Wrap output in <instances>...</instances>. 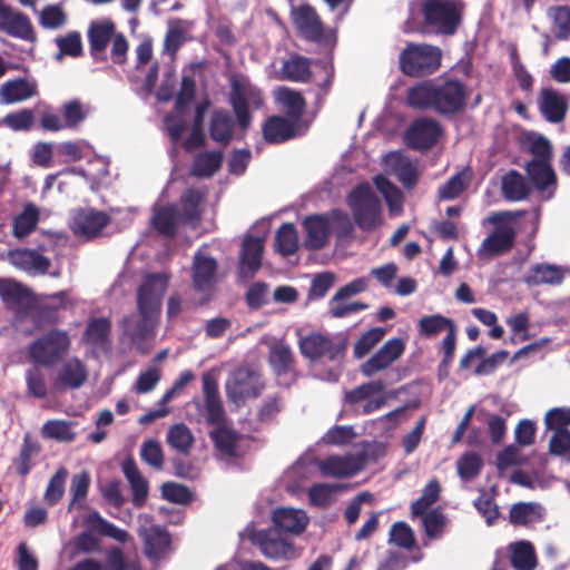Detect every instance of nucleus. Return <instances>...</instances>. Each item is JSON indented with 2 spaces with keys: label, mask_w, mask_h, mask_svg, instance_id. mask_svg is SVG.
<instances>
[{
  "label": "nucleus",
  "mask_w": 570,
  "mask_h": 570,
  "mask_svg": "<svg viewBox=\"0 0 570 570\" xmlns=\"http://www.w3.org/2000/svg\"><path fill=\"white\" fill-rule=\"evenodd\" d=\"M469 90L456 79L424 80L407 90L406 102L410 107L432 110L441 116H452L465 107Z\"/></svg>",
  "instance_id": "obj_1"
},
{
  "label": "nucleus",
  "mask_w": 570,
  "mask_h": 570,
  "mask_svg": "<svg viewBox=\"0 0 570 570\" xmlns=\"http://www.w3.org/2000/svg\"><path fill=\"white\" fill-rule=\"evenodd\" d=\"M90 55L95 61L110 59L116 65L127 61L129 49L124 33L117 31L116 24L108 18L94 20L87 31Z\"/></svg>",
  "instance_id": "obj_2"
},
{
  "label": "nucleus",
  "mask_w": 570,
  "mask_h": 570,
  "mask_svg": "<svg viewBox=\"0 0 570 570\" xmlns=\"http://www.w3.org/2000/svg\"><path fill=\"white\" fill-rule=\"evenodd\" d=\"M355 224L364 232H370L383 224V209L380 198L368 184L353 188L347 196Z\"/></svg>",
  "instance_id": "obj_3"
},
{
  "label": "nucleus",
  "mask_w": 570,
  "mask_h": 570,
  "mask_svg": "<svg viewBox=\"0 0 570 570\" xmlns=\"http://www.w3.org/2000/svg\"><path fill=\"white\" fill-rule=\"evenodd\" d=\"M70 346L71 340L66 331L52 330L28 346V356L39 365L51 367L68 354Z\"/></svg>",
  "instance_id": "obj_4"
},
{
  "label": "nucleus",
  "mask_w": 570,
  "mask_h": 570,
  "mask_svg": "<svg viewBox=\"0 0 570 570\" xmlns=\"http://www.w3.org/2000/svg\"><path fill=\"white\" fill-rule=\"evenodd\" d=\"M523 215V212H501L490 218L495 225L494 230L483 239L480 247V255L493 257L509 252L517 236L512 223Z\"/></svg>",
  "instance_id": "obj_5"
},
{
  "label": "nucleus",
  "mask_w": 570,
  "mask_h": 570,
  "mask_svg": "<svg viewBox=\"0 0 570 570\" xmlns=\"http://www.w3.org/2000/svg\"><path fill=\"white\" fill-rule=\"evenodd\" d=\"M298 345L302 355L313 362L340 363L346 348L343 340L321 333L301 337Z\"/></svg>",
  "instance_id": "obj_6"
},
{
  "label": "nucleus",
  "mask_w": 570,
  "mask_h": 570,
  "mask_svg": "<svg viewBox=\"0 0 570 570\" xmlns=\"http://www.w3.org/2000/svg\"><path fill=\"white\" fill-rule=\"evenodd\" d=\"M229 99L239 127L248 128L252 121L249 107L259 108L264 101L261 90L247 79L234 77Z\"/></svg>",
  "instance_id": "obj_7"
},
{
  "label": "nucleus",
  "mask_w": 570,
  "mask_h": 570,
  "mask_svg": "<svg viewBox=\"0 0 570 570\" xmlns=\"http://www.w3.org/2000/svg\"><path fill=\"white\" fill-rule=\"evenodd\" d=\"M400 63L405 75H430L441 65V51L429 45H410L401 53Z\"/></svg>",
  "instance_id": "obj_8"
},
{
  "label": "nucleus",
  "mask_w": 570,
  "mask_h": 570,
  "mask_svg": "<svg viewBox=\"0 0 570 570\" xmlns=\"http://www.w3.org/2000/svg\"><path fill=\"white\" fill-rule=\"evenodd\" d=\"M159 315L139 314L138 317H126L122 322L124 337L141 354H147L155 343Z\"/></svg>",
  "instance_id": "obj_9"
},
{
  "label": "nucleus",
  "mask_w": 570,
  "mask_h": 570,
  "mask_svg": "<svg viewBox=\"0 0 570 570\" xmlns=\"http://www.w3.org/2000/svg\"><path fill=\"white\" fill-rule=\"evenodd\" d=\"M169 279V274L165 272L148 274L144 278L137 291L139 314L151 313L160 316L163 297L168 288Z\"/></svg>",
  "instance_id": "obj_10"
},
{
  "label": "nucleus",
  "mask_w": 570,
  "mask_h": 570,
  "mask_svg": "<svg viewBox=\"0 0 570 570\" xmlns=\"http://www.w3.org/2000/svg\"><path fill=\"white\" fill-rule=\"evenodd\" d=\"M461 6L454 0H425L423 13L438 32L452 35L460 22Z\"/></svg>",
  "instance_id": "obj_11"
},
{
  "label": "nucleus",
  "mask_w": 570,
  "mask_h": 570,
  "mask_svg": "<svg viewBox=\"0 0 570 570\" xmlns=\"http://www.w3.org/2000/svg\"><path fill=\"white\" fill-rule=\"evenodd\" d=\"M263 389L261 374L246 366L237 368L226 383L227 397L236 405L243 404L249 397H256Z\"/></svg>",
  "instance_id": "obj_12"
},
{
  "label": "nucleus",
  "mask_w": 570,
  "mask_h": 570,
  "mask_svg": "<svg viewBox=\"0 0 570 570\" xmlns=\"http://www.w3.org/2000/svg\"><path fill=\"white\" fill-rule=\"evenodd\" d=\"M253 543L272 560H291L297 557L294 544L278 529H267L253 534Z\"/></svg>",
  "instance_id": "obj_13"
},
{
  "label": "nucleus",
  "mask_w": 570,
  "mask_h": 570,
  "mask_svg": "<svg viewBox=\"0 0 570 570\" xmlns=\"http://www.w3.org/2000/svg\"><path fill=\"white\" fill-rule=\"evenodd\" d=\"M191 278L194 289L202 294V301H207L217 282V262L205 252L198 250L193 261Z\"/></svg>",
  "instance_id": "obj_14"
},
{
  "label": "nucleus",
  "mask_w": 570,
  "mask_h": 570,
  "mask_svg": "<svg viewBox=\"0 0 570 570\" xmlns=\"http://www.w3.org/2000/svg\"><path fill=\"white\" fill-rule=\"evenodd\" d=\"M405 350V343L402 338H391L376 351L366 362H364L360 371L365 377H372L376 373L389 368L396 362Z\"/></svg>",
  "instance_id": "obj_15"
},
{
  "label": "nucleus",
  "mask_w": 570,
  "mask_h": 570,
  "mask_svg": "<svg viewBox=\"0 0 570 570\" xmlns=\"http://www.w3.org/2000/svg\"><path fill=\"white\" fill-rule=\"evenodd\" d=\"M0 30L24 41H36V32L30 18L0 1Z\"/></svg>",
  "instance_id": "obj_16"
},
{
  "label": "nucleus",
  "mask_w": 570,
  "mask_h": 570,
  "mask_svg": "<svg viewBox=\"0 0 570 570\" xmlns=\"http://www.w3.org/2000/svg\"><path fill=\"white\" fill-rule=\"evenodd\" d=\"M0 297L6 307L19 320H22L35 305L30 291L12 279H0Z\"/></svg>",
  "instance_id": "obj_17"
},
{
  "label": "nucleus",
  "mask_w": 570,
  "mask_h": 570,
  "mask_svg": "<svg viewBox=\"0 0 570 570\" xmlns=\"http://www.w3.org/2000/svg\"><path fill=\"white\" fill-rule=\"evenodd\" d=\"M442 134L440 124L431 118L415 120L405 134L406 145L416 150L430 149Z\"/></svg>",
  "instance_id": "obj_18"
},
{
  "label": "nucleus",
  "mask_w": 570,
  "mask_h": 570,
  "mask_svg": "<svg viewBox=\"0 0 570 570\" xmlns=\"http://www.w3.org/2000/svg\"><path fill=\"white\" fill-rule=\"evenodd\" d=\"M86 365L77 357L63 362L53 379V389L57 392L77 390L87 381Z\"/></svg>",
  "instance_id": "obj_19"
},
{
  "label": "nucleus",
  "mask_w": 570,
  "mask_h": 570,
  "mask_svg": "<svg viewBox=\"0 0 570 570\" xmlns=\"http://www.w3.org/2000/svg\"><path fill=\"white\" fill-rule=\"evenodd\" d=\"M8 261L11 265L31 276L45 275L51 266V261L37 249L18 248L9 250Z\"/></svg>",
  "instance_id": "obj_20"
},
{
  "label": "nucleus",
  "mask_w": 570,
  "mask_h": 570,
  "mask_svg": "<svg viewBox=\"0 0 570 570\" xmlns=\"http://www.w3.org/2000/svg\"><path fill=\"white\" fill-rule=\"evenodd\" d=\"M109 223L108 216L94 209H79L73 214L70 223L75 235L91 238L97 236Z\"/></svg>",
  "instance_id": "obj_21"
},
{
  "label": "nucleus",
  "mask_w": 570,
  "mask_h": 570,
  "mask_svg": "<svg viewBox=\"0 0 570 570\" xmlns=\"http://www.w3.org/2000/svg\"><path fill=\"white\" fill-rule=\"evenodd\" d=\"M363 465L362 458L356 455H332L317 462L321 474L332 478L354 475L363 469Z\"/></svg>",
  "instance_id": "obj_22"
},
{
  "label": "nucleus",
  "mask_w": 570,
  "mask_h": 570,
  "mask_svg": "<svg viewBox=\"0 0 570 570\" xmlns=\"http://www.w3.org/2000/svg\"><path fill=\"white\" fill-rule=\"evenodd\" d=\"M293 22L299 33L307 40L318 41L323 37V23L315 9L302 4L292 10Z\"/></svg>",
  "instance_id": "obj_23"
},
{
  "label": "nucleus",
  "mask_w": 570,
  "mask_h": 570,
  "mask_svg": "<svg viewBox=\"0 0 570 570\" xmlns=\"http://www.w3.org/2000/svg\"><path fill=\"white\" fill-rule=\"evenodd\" d=\"M538 106L543 118L552 124L561 122L568 111L566 97L552 88H544L540 91Z\"/></svg>",
  "instance_id": "obj_24"
},
{
  "label": "nucleus",
  "mask_w": 570,
  "mask_h": 570,
  "mask_svg": "<svg viewBox=\"0 0 570 570\" xmlns=\"http://www.w3.org/2000/svg\"><path fill=\"white\" fill-rule=\"evenodd\" d=\"M386 166L391 174L397 177L406 188L413 187L419 179L417 165L410 158L399 154L391 153L385 157Z\"/></svg>",
  "instance_id": "obj_25"
},
{
  "label": "nucleus",
  "mask_w": 570,
  "mask_h": 570,
  "mask_svg": "<svg viewBox=\"0 0 570 570\" xmlns=\"http://www.w3.org/2000/svg\"><path fill=\"white\" fill-rule=\"evenodd\" d=\"M139 534L144 539L145 552L147 557L153 560L159 559L169 547V534L161 527H141Z\"/></svg>",
  "instance_id": "obj_26"
},
{
  "label": "nucleus",
  "mask_w": 570,
  "mask_h": 570,
  "mask_svg": "<svg viewBox=\"0 0 570 570\" xmlns=\"http://www.w3.org/2000/svg\"><path fill=\"white\" fill-rule=\"evenodd\" d=\"M37 85L27 79L8 80L0 86V102L11 105L24 101L37 95Z\"/></svg>",
  "instance_id": "obj_27"
},
{
  "label": "nucleus",
  "mask_w": 570,
  "mask_h": 570,
  "mask_svg": "<svg viewBox=\"0 0 570 570\" xmlns=\"http://www.w3.org/2000/svg\"><path fill=\"white\" fill-rule=\"evenodd\" d=\"M303 226L307 237L306 247L311 249H320L325 246L331 233V224L326 216L314 215L305 218Z\"/></svg>",
  "instance_id": "obj_28"
},
{
  "label": "nucleus",
  "mask_w": 570,
  "mask_h": 570,
  "mask_svg": "<svg viewBox=\"0 0 570 570\" xmlns=\"http://www.w3.org/2000/svg\"><path fill=\"white\" fill-rule=\"evenodd\" d=\"M273 522L275 524L274 529L299 534L305 530L308 518L303 510L281 508L274 511Z\"/></svg>",
  "instance_id": "obj_29"
},
{
  "label": "nucleus",
  "mask_w": 570,
  "mask_h": 570,
  "mask_svg": "<svg viewBox=\"0 0 570 570\" xmlns=\"http://www.w3.org/2000/svg\"><path fill=\"white\" fill-rule=\"evenodd\" d=\"M527 173L535 188L540 191L548 190L547 198H551L553 189L556 188L557 178L550 163L531 160L527 165Z\"/></svg>",
  "instance_id": "obj_30"
},
{
  "label": "nucleus",
  "mask_w": 570,
  "mask_h": 570,
  "mask_svg": "<svg viewBox=\"0 0 570 570\" xmlns=\"http://www.w3.org/2000/svg\"><path fill=\"white\" fill-rule=\"evenodd\" d=\"M564 268L552 264H535L533 265L528 275L525 283L529 285H551L557 286L563 282Z\"/></svg>",
  "instance_id": "obj_31"
},
{
  "label": "nucleus",
  "mask_w": 570,
  "mask_h": 570,
  "mask_svg": "<svg viewBox=\"0 0 570 570\" xmlns=\"http://www.w3.org/2000/svg\"><path fill=\"white\" fill-rule=\"evenodd\" d=\"M263 254V239L247 237L243 243L240 256V273L243 276H253L261 267Z\"/></svg>",
  "instance_id": "obj_32"
},
{
  "label": "nucleus",
  "mask_w": 570,
  "mask_h": 570,
  "mask_svg": "<svg viewBox=\"0 0 570 570\" xmlns=\"http://www.w3.org/2000/svg\"><path fill=\"white\" fill-rule=\"evenodd\" d=\"M275 100L291 120L297 121L304 112L305 100L299 91L278 87L274 91Z\"/></svg>",
  "instance_id": "obj_33"
},
{
  "label": "nucleus",
  "mask_w": 570,
  "mask_h": 570,
  "mask_svg": "<svg viewBox=\"0 0 570 570\" xmlns=\"http://www.w3.org/2000/svg\"><path fill=\"white\" fill-rule=\"evenodd\" d=\"M501 191L507 200L520 202L530 195L531 186L520 173L510 170L501 179Z\"/></svg>",
  "instance_id": "obj_34"
},
{
  "label": "nucleus",
  "mask_w": 570,
  "mask_h": 570,
  "mask_svg": "<svg viewBox=\"0 0 570 570\" xmlns=\"http://www.w3.org/2000/svg\"><path fill=\"white\" fill-rule=\"evenodd\" d=\"M205 195L198 190L190 188L180 198V204L175 206L178 215L184 224L196 225L200 218V204Z\"/></svg>",
  "instance_id": "obj_35"
},
{
  "label": "nucleus",
  "mask_w": 570,
  "mask_h": 570,
  "mask_svg": "<svg viewBox=\"0 0 570 570\" xmlns=\"http://www.w3.org/2000/svg\"><path fill=\"white\" fill-rule=\"evenodd\" d=\"M510 563L514 570H534L537 567V556L532 543L529 541H518L509 546Z\"/></svg>",
  "instance_id": "obj_36"
},
{
  "label": "nucleus",
  "mask_w": 570,
  "mask_h": 570,
  "mask_svg": "<svg viewBox=\"0 0 570 570\" xmlns=\"http://www.w3.org/2000/svg\"><path fill=\"white\" fill-rule=\"evenodd\" d=\"M294 120L281 116H273L263 126L264 138L268 142H283L294 137Z\"/></svg>",
  "instance_id": "obj_37"
},
{
  "label": "nucleus",
  "mask_w": 570,
  "mask_h": 570,
  "mask_svg": "<svg viewBox=\"0 0 570 570\" xmlns=\"http://www.w3.org/2000/svg\"><path fill=\"white\" fill-rule=\"evenodd\" d=\"M509 518L514 525H528L542 521L544 510L539 503L519 502L510 509Z\"/></svg>",
  "instance_id": "obj_38"
},
{
  "label": "nucleus",
  "mask_w": 570,
  "mask_h": 570,
  "mask_svg": "<svg viewBox=\"0 0 570 570\" xmlns=\"http://www.w3.org/2000/svg\"><path fill=\"white\" fill-rule=\"evenodd\" d=\"M122 470L132 491L134 505L137 508L142 507L148 495L147 480L141 475L134 461L125 462Z\"/></svg>",
  "instance_id": "obj_39"
},
{
  "label": "nucleus",
  "mask_w": 570,
  "mask_h": 570,
  "mask_svg": "<svg viewBox=\"0 0 570 570\" xmlns=\"http://www.w3.org/2000/svg\"><path fill=\"white\" fill-rule=\"evenodd\" d=\"M180 224L184 223L175 206L160 207L154 213L153 225L159 234L166 237L175 236Z\"/></svg>",
  "instance_id": "obj_40"
},
{
  "label": "nucleus",
  "mask_w": 570,
  "mask_h": 570,
  "mask_svg": "<svg viewBox=\"0 0 570 570\" xmlns=\"http://www.w3.org/2000/svg\"><path fill=\"white\" fill-rule=\"evenodd\" d=\"M110 327L111 324L107 318H95L87 325L85 333L86 341L95 348L108 351L110 347Z\"/></svg>",
  "instance_id": "obj_41"
},
{
  "label": "nucleus",
  "mask_w": 570,
  "mask_h": 570,
  "mask_svg": "<svg viewBox=\"0 0 570 570\" xmlns=\"http://www.w3.org/2000/svg\"><path fill=\"white\" fill-rule=\"evenodd\" d=\"M311 77L309 61L301 56H292L283 63L279 79L294 82H305Z\"/></svg>",
  "instance_id": "obj_42"
},
{
  "label": "nucleus",
  "mask_w": 570,
  "mask_h": 570,
  "mask_svg": "<svg viewBox=\"0 0 570 570\" xmlns=\"http://www.w3.org/2000/svg\"><path fill=\"white\" fill-rule=\"evenodd\" d=\"M374 184L377 190L383 195L389 206L390 214L393 216L399 215L402 212L403 204L401 190L383 175H377L374 178Z\"/></svg>",
  "instance_id": "obj_43"
},
{
  "label": "nucleus",
  "mask_w": 570,
  "mask_h": 570,
  "mask_svg": "<svg viewBox=\"0 0 570 570\" xmlns=\"http://www.w3.org/2000/svg\"><path fill=\"white\" fill-rule=\"evenodd\" d=\"M73 425L72 422L65 420H49L42 425L41 434L45 439L66 443L72 442L77 436Z\"/></svg>",
  "instance_id": "obj_44"
},
{
  "label": "nucleus",
  "mask_w": 570,
  "mask_h": 570,
  "mask_svg": "<svg viewBox=\"0 0 570 570\" xmlns=\"http://www.w3.org/2000/svg\"><path fill=\"white\" fill-rule=\"evenodd\" d=\"M294 356L291 347L283 343H275L269 350V363L277 375L289 372L293 367Z\"/></svg>",
  "instance_id": "obj_45"
},
{
  "label": "nucleus",
  "mask_w": 570,
  "mask_h": 570,
  "mask_svg": "<svg viewBox=\"0 0 570 570\" xmlns=\"http://www.w3.org/2000/svg\"><path fill=\"white\" fill-rule=\"evenodd\" d=\"M234 121L227 111H215L212 117L210 136L215 141L227 144L233 134Z\"/></svg>",
  "instance_id": "obj_46"
},
{
  "label": "nucleus",
  "mask_w": 570,
  "mask_h": 570,
  "mask_svg": "<svg viewBox=\"0 0 570 570\" xmlns=\"http://www.w3.org/2000/svg\"><path fill=\"white\" fill-rule=\"evenodd\" d=\"M167 443L177 452L186 454L193 446L194 435L185 424H175L167 433Z\"/></svg>",
  "instance_id": "obj_47"
},
{
  "label": "nucleus",
  "mask_w": 570,
  "mask_h": 570,
  "mask_svg": "<svg viewBox=\"0 0 570 570\" xmlns=\"http://www.w3.org/2000/svg\"><path fill=\"white\" fill-rule=\"evenodd\" d=\"M27 394L35 399H45L48 395L46 373L39 366H32L24 374Z\"/></svg>",
  "instance_id": "obj_48"
},
{
  "label": "nucleus",
  "mask_w": 570,
  "mask_h": 570,
  "mask_svg": "<svg viewBox=\"0 0 570 570\" xmlns=\"http://www.w3.org/2000/svg\"><path fill=\"white\" fill-rule=\"evenodd\" d=\"M187 31L188 29L183 20L176 19L170 21L164 42L165 51L175 56L178 49L186 42Z\"/></svg>",
  "instance_id": "obj_49"
},
{
  "label": "nucleus",
  "mask_w": 570,
  "mask_h": 570,
  "mask_svg": "<svg viewBox=\"0 0 570 570\" xmlns=\"http://www.w3.org/2000/svg\"><path fill=\"white\" fill-rule=\"evenodd\" d=\"M440 492V483L436 480L430 481L423 489L422 495L412 503V515L420 517L424 514L428 509L439 500Z\"/></svg>",
  "instance_id": "obj_50"
},
{
  "label": "nucleus",
  "mask_w": 570,
  "mask_h": 570,
  "mask_svg": "<svg viewBox=\"0 0 570 570\" xmlns=\"http://www.w3.org/2000/svg\"><path fill=\"white\" fill-rule=\"evenodd\" d=\"M222 159V154L218 151L199 154L195 158L193 174L198 177H209L218 170Z\"/></svg>",
  "instance_id": "obj_51"
},
{
  "label": "nucleus",
  "mask_w": 570,
  "mask_h": 570,
  "mask_svg": "<svg viewBox=\"0 0 570 570\" xmlns=\"http://www.w3.org/2000/svg\"><path fill=\"white\" fill-rule=\"evenodd\" d=\"M38 219V209L32 205H28L13 222V235L17 238L26 237L36 228Z\"/></svg>",
  "instance_id": "obj_52"
},
{
  "label": "nucleus",
  "mask_w": 570,
  "mask_h": 570,
  "mask_svg": "<svg viewBox=\"0 0 570 570\" xmlns=\"http://www.w3.org/2000/svg\"><path fill=\"white\" fill-rule=\"evenodd\" d=\"M340 490H342V485L340 484H314L308 490L309 502L315 507L325 508L335 500V494Z\"/></svg>",
  "instance_id": "obj_53"
},
{
  "label": "nucleus",
  "mask_w": 570,
  "mask_h": 570,
  "mask_svg": "<svg viewBox=\"0 0 570 570\" xmlns=\"http://www.w3.org/2000/svg\"><path fill=\"white\" fill-rule=\"evenodd\" d=\"M276 249L283 255L288 256L297 249V234L293 224H283L276 234Z\"/></svg>",
  "instance_id": "obj_54"
},
{
  "label": "nucleus",
  "mask_w": 570,
  "mask_h": 570,
  "mask_svg": "<svg viewBox=\"0 0 570 570\" xmlns=\"http://www.w3.org/2000/svg\"><path fill=\"white\" fill-rule=\"evenodd\" d=\"M67 13L60 4L46 6L39 14V23L45 29H59L67 23Z\"/></svg>",
  "instance_id": "obj_55"
},
{
  "label": "nucleus",
  "mask_w": 570,
  "mask_h": 570,
  "mask_svg": "<svg viewBox=\"0 0 570 570\" xmlns=\"http://www.w3.org/2000/svg\"><path fill=\"white\" fill-rule=\"evenodd\" d=\"M456 465L460 478L464 481H469L480 473L483 461L478 453L468 452L458 460Z\"/></svg>",
  "instance_id": "obj_56"
},
{
  "label": "nucleus",
  "mask_w": 570,
  "mask_h": 570,
  "mask_svg": "<svg viewBox=\"0 0 570 570\" xmlns=\"http://www.w3.org/2000/svg\"><path fill=\"white\" fill-rule=\"evenodd\" d=\"M59 48L58 58L62 56L78 57L82 53L81 36L78 31H70L65 36L55 39Z\"/></svg>",
  "instance_id": "obj_57"
},
{
  "label": "nucleus",
  "mask_w": 570,
  "mask_h": 570,
  "mask_svg": "<svg viewBox=\"0 0 570 570\" xmlns=\"http://www.w3.org/2000/svg\"><path fill=\"white\" fill-rule=\"evenodd\" d=\"M346 297H337L335 294L330 301V314L333 317L342 318L351 314L358 313L368 307L367 304L361 302H346Z\"/></svg>",
  "instance_id": "obj_58"
},
{
  "label": "nucleus",
  "mask_w": 570,
  "mask_h": 570,
  "mask_svg": "<svg viewBox=\"0 0 570 570\" xmlns=\"http://www.w3.org/2000/svg\"><path fill=\"white\" fill-rule=\"evenodd\" d=\"M386 331L382 327H373L364 333L354 345V356L356 358L364 357L382 338Z\"/></svg>",
  "instance_id": "obj_59"
},
{
  "label": "nucleus",
  "mask_w": 570,
  "mask_h": 570,
  "mask_svg": "<svg viewBox=\"0 0 570 570\" xmlns=\"http://www.w3.org/2000/svg\"><path fill=\"white\" fill-rule=\"evenodd\" d=\"M140 456L146 464L156 470H161L164 466V453L157 440L144 441L140 446Z\"/></svg>",
  "instance_id": "obj_60"
},
{
  "label": "nucleus",
  "mask_w": 570,
  "mask_h": 570,
  "mask_svg": "<svg viewBox=\"0 0 570 570\" xmlns=\"http://www.w3.org/2000/svg\"><path fill=\"white\" fill-rule=\"evenodd\" d=\"M385 385L381 381H372L357 386L356 389L348 391L345 395L346 401L350 404H357L362 401L371 399L375 394H382Z\"/></svg>",
  "instance_id": "obj_61"
},
{
  "label": "nucleus",
  "mask_w": 570,
  "mask_h": 570,
  "mask_svg": "<svg viewBox=\"0 0 570 570\" xmlns=\"http://www.w3.org/2000/svg\"><path fill=\"white\" fill-rule=\"evenodd\" d=\"M549 16L553 21V32L559 39L570 37V8L557 7L549 10Z\"/></svg>",
  "instance_id": "obj_62"
},
{
  "label": "nucleus",
  "mask_w": 570,
  "mask_h": 570,
  "mask_svg": "<svg viewBox=\"0 0 570 570\" xmlns=\"http://www.w3.org/2000/svg\"><path fill=\"white\" fill-rule=\"evenodd\" d=\"M544 424L547 430L557 432L568 431L570 425V407H554L546 413Z\"/></svg>",
  "instance_id": "obj_63"
},
{
  "label": "nucleus",
  "mask_w": 570,
  "mask_h": 570,
  "mask_svg": "<svg viewBox=\"0 0 570 570\" xmlns=\"http://www.w3.org/2000/svg\"><path fill=\"white\" fill-rule=\"evenodd\" d=\"M210 438L214 441L216 448L225 454H232L234 452L238 439L234 431L222 425H218L210 432Z\"/></svg>",
  "instance_id": "obj_64"
}]
</instances>
